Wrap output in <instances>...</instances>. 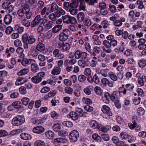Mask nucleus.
Masks as SVG:
<instances>
[{
    "instance_id": "obj_28",
    "label": "nucleus",
    "mask_w": 146,
    "mask_h": 146,
    "mask_svg": "<svg viewBox=\"0 0 146 146\" xmlns=\"http://www.w3.org/2000/svg\"><path fill=\"white\" fill-rule=\"evenodd\" d=\"M24 49L21 47H18L16 50L17 53L19 55L20 58H23L25 57V54L23 53Z\"/></svg>"
},
{
    "instance_id": "obj_60",
    "label": "nucleus",
    "mask_w": 146,
    "mask_h": 146,
    "mask_svg": "<svg viewBox=\"0 0 146 146\" xmlns=\"http://www.w3.org/2000/svg\"><path fill=\"white\" fill-rule=\"evenodd\" d=\"M15 46L17 47H21L22 46L21 41L18 39L16 40L14 42Z\"/></svg>"
},
{
    "instance_id": "obj_58",
    "label": "nucleus",
    "mask_w": 146,
    "mask_h": 146,
    "mask_svg": "<svg viewBox=\"0 0 146 146\" xmlns=\"http://www.w3.org/2000/svg\"><path fill=\"white\" fill-rule=\"evenodd\" d=\"M60 72V68L58 67L54 68L52 71V74L54 75H57L59 74Z\"/></svg>"
},
{
    "instance_id": "obj_11",
    "label": "nucleus",
    "mask_w": 146,
    "mask_h": 146,
    "mask_svg": "<svg viewBox=\"0 0 146 146\" xmlns=\"http://www.w3.org/2000/svg\"><path fill=\"white\" fill-rule=\"evenodd\" d=\"M89 63V60L88 58L80 60L78 61V65L81 67L83 68L88 66Z\"/></svg>"
},
{
    "instance_id": "obj_49",
    "label": "nucleus",
    "mask_w": 146,
    "mask_h": 146,
    "mask_svg": "<svg viewBox=\"0 0 146 146\" xmlns=\"http://www.w3.org/2000/svg\"><path fill=\"white\" fill-rule=\"evenodd\" d=\"M70 48V44L67 42L64 43L63 46L62 51L64 52L68 51Z\"/></svg>"
},
{
    "instance_id": "obj_62",
    "label": "nucleus",
    "mask_w": 146,
    "mask_h": 146,
    "mask_svg": "<svg viewBox=\"0 0 146 146\" xmlns=\"http://www.w3.org/2000/svg\"><path fill=\"white\" fill-rule=\"evenodd\" d=\"M78 79L80 82L83 83L86 80V78L85 75L83 74L80 75L78 77Z\"/></svg>"
},
{
    "instance_id": "obj_35",
    "label": "nucleus",
    "mask_w": 146,
    "mask_h": 146,
    "mask_svg": "<svg viewBox=\"0 0 146 146\" xmlns=\"http://www.w3.org/2000/svg\"><path fill=\"white\" fill-rule=\"evenodd\" d=\"M111 126L110 125L106 126H101L100 125L98 129L103 132H106L108 130L111 129Z\"/></svg>"
},
{
    "instance_id": "obj_52",
    "label": "nucleus",
    "mask_w": 146,
    "mask_h": 146,
    "mask_svg": "<svg viewBox=\"0 0 146 146\" xmlns=\"http://www.w3.org/2000/svg\"><path fill=\"white\" fill-rule=\"evenodd\" d=\"M96 93L100 96L102 94V91L100 87L99 86L95 87L94 89Z\"/></svg>"
},
{
    "instance_id": "obj_12",
    "label": "nucleus",
    "mask_w": 146,
    "mask_h": 146,
    "mask_svg": "<svg viewBox=\"0 0 146 146\" xmlns=\"http://www.w3.org/2000/svg\"><path fill=\"white\" fill-rule=\"evenodd\" d=\"M46 119L44 118L38 119L37 118H32L31 120V122L33 124L39 125L40 124L44 122Z\"/></svg>"
},
{
    "instance_id": "obj_10",
    "label": "nucleus",
    "mask_w": 146,
    "mask_h": 146,
    "mask_svg": "<svg viewBox=\"0 0 146 146\" xmlns=\"http://www.w3.org/2000/svg\"><path fill=\"white\" fill-rule=\"evenodd\" d=\"M102 111L104 114H106L108 116H111L112 115V113L110 110V108L107 106H103L102 108Z\"/></svg>"
},
{
    "instance_id": "obj_36",
    "label": "nucleus",
    "mask_w": 146,
    "mask_h": 146,
    "mask_svg": "<svg viewBox=\"0 0 146 146\" xmlns=\"http://www.w3.org/2000/svg\"><path fill=\"white\" fill-rule=\"evenodd\" d=\"M31 70L33 72H37L39 70L38 65L34 63H32L31 64Z\"/></svg>"
},
{
    "instance_id": "obj_43",
    "label": "nucleus",
    "mask_w": 146,
    "mask_h": 146,
    "mask_svg": "<svg viewBox=\"0 0 146 146\" xmlns=\"http://www.w3.org/2000/svg\"><path fill=\"white\" fill-rule=\"evenodd\" d=\"M12 105L14 106V108L20 110L22 108V104L20 102L16 101L12 103Z\"/></svg>"
},
{
    "instance_id": "obj_41",
    "label": "nucleus",
    "mask_w": 146,
    "mask_h": 146,
    "mask_svg": "<svg viewBox=\"0 0 146 146\" xmlns=\"http://www.w3.org/2000/svg\"><path fill=\"white\" fill-rule=\"evenodd\" d=\"M34 145L35 146H44L45 143L43 141L38 139L34 142Z\"/></svg>"
},
{
    "instance_id": "obj_61",
    "label": "nucleus",
    "mask_w": 146,
    "mask_h": 146,
    "mask_svg": "<svg viewBox=\"0 0 146 146\" xmlns=\"http://www.w3.org/2000/svg\"><path fill=\"white\" fill-rule=\"evenodd\" d=\"M80 4L79 7V9L80 10H82L84 11L86 10V6L85 2L84 1L83 2H80Z\"/></svg>"
},
{
    "instance_id": "obj_63",
    "label": "nucleus",
    "mask_w": 146,
    "mask_h": 146,
    "mask_svg": "<svg viewBox=\"0 0 146 146\" xmlns=\"http://www.w3.org/2000/svg\"><path fill=\"white\" fill-rule=\"evenodd\" d=\"M58 134L61 136H65L68 135V132L66 130H63L59 131Z\"/></svg>"
},
{
    "instance_id": "obj_25",
    "label": "nucleus",
    "mask_w": 146,
    "mask_h": 146,
    "mask_svg": "<svg viewBox=\"0 0 146 146\" xmlns=\"http://www.w3.org/2000/svg\"><path fill=\"white\" fill-rule=\"evenodd\" d=\"M36 49L38 51L42 52L45 50V46L44 43H39L36 46Z\"/></svg>"
},
{
    "instance_id": "obj_27",
    "label": "nucleus",
    "mask_w": 146,
    "mask_h": 146,
    "mask_svg": "<svg viewBox=\"0 0 146 146\" xmlns=\"http://www.w3.org/2000/svg\"><path fill=\"white\" fill-rule=\"evenodd\" d=\"M59 8L58 6L55 3H52L50 7H49V12L51 13L54 12Z\"/></svg>"
},
{
    "instance_id": "obj_44",
    "label": "nucleus",
    "mask_w": 146,
    "mask_h": 146,
    "mask_svg": "<svg viewBox=\"0 0 146 146\" xmlns=\"http://www.w3.org/2000/svg\"><path fill=\"white\" fill-rule=\"evenodd\" d=\"M45 135L46 137L49 139H53L54 137V134L51 131H47Z\"/></svg>"
},
{
    "instance_id": "obj_39",
    "label": "nucleus",
    "mask_w": 146,
    "mask_h": 146,
    "mask_svg": "<svg viewBox=\"0 0 146 146\" xmlns=\"http://www.w3.org/2000/svg\"><path fill=\"white\" fill-rule=\"evenodd\" d=\"M57 17H59L61 15H64L65 14V12L61 8H59L55 13Z\"/></svg>"
},
{
    "instance_id": "obj_16",
    "label": "nucleus",
    "mask_w": 146,
    "mask_h": 146,
    "mask_svg": "<svg viewBox=\"0 0 146 146\" xmlns=\"http://www.w3.org/2000/svg\"><path fill=\"white\" fill-rule=\"evenodd\" d=\"M119 95L120 92L119 91H114L111 94H110V99L112 101L114 102L119 99Z\"/></svg>"
},
{
    "instance_id": "obj_15",
    "label": "nucleus",
    "mask_w": 146,
    "mask_h": 146,
    "mask_svg": "<svg viewBox=\"0 0 146 146\" xmlns=\"http://www.w3.org/2000/svg\"><path fill=\"white\" fill-rule=\"evenodd\" d=\"M28 81L27 79L25 77H18L15 83L16 85L18 86L25 83Z\"/></svg>"
},
{
    "instance_id": "obj_19",
    "label": "nucleus",
    "mask_w": 146,
    "mask_h": 146,
    "mask_svg": "<svg viewBox=\"0 0 146 146\" xmlns=\"http://www.w3.org/2000/svg\"><path fill=\"white\" fill-rule=\"evenodd\" d=\"M79 115L75 112L72 111L70 112L69 114L67 115V117L71 119L74 121L77 120L79 117Z\"/></svg>"
},
{
    "instance_id": "obj_4",
    "label": "nucleus",
    "mask_w": 146,
    "mask_h": 146,
    "mask_svg": "<svg viewBox=\"0 0 146 146\" xmlns=\"http://www.w3.org/2000/svg\"><path fill=\"white\" fill-rule=\"evenodd\" d=\"M44 22V19L41 18L39 15H37L31 22V26L32 28H34L38 25L41 24Z\"/></svg>"
},
{
    "instance_id": "obj_53",
    "label": "nucleus",
    "mask_w": 146,
    "mask_h": 146,
    "mask_svg": "<svg viewBox=\"0 0 146 146\" xmlns=\"http://www.w3.org/2000/svg\"><path fill=\"white\" fill-rule=\"evenodd\" d=\"M120 135L121 138L125 139L129 138L130 137V135L125 132L120 133Z\"/></svg>"
},
{
    "instance_id": "obj_34",
    "label": "nucleus",
    "mask_w": 146,
    "mask_h": 146,
    "mask_svg": "<svg viewBox=\"0 0 146 146\" xmlns=\"http://www.w3.org/2000/svg\"><path fill=\"white\" fill-rule=\"evenodd\" d=\"M75 110L76 112L80 113L78 114L79 117H82L84 116H86V115L87 114L86 112H83V110L82 108H76Z\"/></svg>"
},
{
    "instance_id": "obj_57",
    "label": "nucleus",
    "mask_w": 146,
    "mask_h": 146,
    "mask_svg": "<svg viewBox=\"0 0 146 146\" xmlns=\"http://www.w3.org/2000/svg\"><path fill=\"white\" fill-rule=\"evenodd\" d=\"M70 29L72 31L75 32L78 29V27L75 25H70L68 27V29Z\"/></svg>"
},
{
    "instance_id": "obj_46",
    "label": "nucleus",
    "mask_w": 146,
    "mask_h": 146,
    "mask_svg": "<svg viewBox=\"0 0 146 146\" xmlns=\"http://www.w3.org/2000/svg\"><path fill=\"white\" fill-rule=\"evenodd\" d=\"M45 40V35L43 33H41L38 36V40L39 43H45L44 40Z\"/></svg>"
},
{
    "instance_id": "obj_64",
    "label": "nucleus",
    "mask_w": 146,
    "mask_h": 146,
    "mask_svg": "<svg viewBox=\"0 0 146 146\" xmlns=\"http://www.w3.org/2000/svg\"><path fill=\"white\" fill-rule=\"evenodd\" d=\"M22 102L23 104L26 106L28 105L30 101V99L27 97H23L22 98Z\"/></svg>"
},
{
    "instance_id": "obj_9",
    "label": "nucleus",
    "mask_w": 146,
    "mask_h": 146,
    "mask_svg": "<svg viewBox=\"0 0 146 146\" xmlns=\"http://www.w3.org/2000/svg\"><path fill=\"white\" fill-rule=\"evenodd\" d=\"M134 88V86L133 84H127L125 85V88H123L122 90L120 92H121L123 93L124 95H125L127 94V90L128 91L132 90Z\"/></svg>"
},
{
    "instance_id": "obj_48",
    "label": "nucleus",
    "mask_w": 146,
    "mask_h": 146,
    "mask_svg": "<svg viewBox=\"0 0 146 146\" xmlns=\"http://www.w3.org/2000/svg\"><path fill=\"white\" fill-rule=\"evenodd\" d=\"M82 101L84 103L87 104V105L91 104L92 103V101L91 99L87 98H83Z\"/></svg>"
},
{
    "instance_id": "obj_3",
    "label": "nucleus",
    "mask_w": 146,
    "mask_h": 146,
    "mask_svg": "<svg viewBox=\"0 0 146 146\" xmlns=\"http://www.w3.org/2000/svg\"><path fill=\"white\" fill-rule=\"evenodd\" d=\"M71 34V32L68 29H64L60 34L58 38L61 41H66L68 39Z\"/></svg>"
},
{
    "instance_id": "obj_40",
    "label": "nucleus",
    "mask_w": 146,
    "mask_h": 146,
    "mask_svg": "<svg viewBox=\"0 0 146 146\" xmlns=\"http://www.w3.org/2000/svg\"><path fill=\"white\" fill-rule=\"evenodd\" d=\"M84 74L87 77V80L88 79L91 77L92 71L90 68H86L84 71Z\"/></svg>"
},
{
    "instance_id": "obj_17",
    "label": "nucleus",
    "mask_w": 146,
    "mask_h": 146,
    "mask_svg": "<svg viewBox=\"0 0 146 146\" xmlns=\"http://www.w3.org/2000/svg\"><path fill=\"white\" fill-rule=\"evenodd\" d=\"M44 127L41 126L34 127L33 129V133L37 134H40L44 132Z\"/></svg>"
},
{
    "instance_id": "obj_6",
    "label": "nucleus",
    "mask_w": 146,
    "mask_h": 146,
    "mask_svg": "<svg viewBox=\"0 0 146 146\" xmlns=\"http://www.w3.org/2000/svg\"><path fill=\"white\" fill-rule=\"evenodd\" d=\"M25 121L23 116L17 115L12 120V123L15 126H19L22 124Z\"/></svg>"
},
{
    "instance_id": "obj_1",
    "label": "nucleus",
    "mask_w": 146,
    "mask_h": 146,
    "mask_svg": "<svg viewBox=\"0 0 146 146\" xmlns=\"http://www.w3.org/2000/svg\"><path fill=\"white\" fill-rule=\"evenodd\" d=\"M21 3L23 5V8L19 10L17 13L20 17H23L26 12L30 11L29 7L35 4V0H22Z\"/></svg>"
},
{
    "instance_id": "obj_59",
    "label": "nucleus",
    "mask_w": 146,
    "mask_h": 146,
    "mask_svg": "<svg viewBox=\"0 0 146 146\" xmlns=\"http://www.w3.org/2000/svg\"><path fill=\"white\" fill-rule=\"evenodd\" d=\"M64 90L66 93L71 94L73 93V89L70 87L67 86L65 88Z\"/></svg>"
},
{
    "instance_id": "obj_45",
    "label": "nucleus",
    "mask_w": 146,
    "mask_h": 146,
    "mask_svg": "<svg viewBox=\"0 0 146 146\" xmlns=\"http://www.w3.org/2000/svg\"><path fill=\"white\" fill-rule=\"evenodd\" d=\"M62 125L68 127H72L73 126V123L70 121H63L62 123Z\"/></svg>"
},
{
    "instance_id": "obj_14",
    "label": "nucleus",
    "mask_w": 146,
    "mask_h": 146,
    "mask_svg": "<svg viewBox=\"0 0 146 146\" xmlns=\"http://www.w3.org/2000/svg\"><path fill=\"white\" fill-rule=\"evenodd\" d=\"M7 72L5 71H1V85L6 82Z\"/></svg>"
},
{
    "instance_id": "obj_32",
    "label": "nucleus",
    "mask_w": 146,
    "mask_h": 146,
    "mask_svg": "<svg viewBox=\"0 0 146 146\" xmlns=\"http://www.w3.org/2000/svg\"><path fill=\"white\" fill-rule=\"evenodd\" d=\"M62 25H57L55 26L52 29V32L55 33L58 32L62 28Z\"/></svg>"
},
{
    "instance_id": "obj_31",
    "label": "nucleus",
    "mask_w": 146,
    "mask_h": 146,
    "mask_svg": "<svg viewBox=\"0 0 146 146\" xmlns=\"http://www.w3.org/2000/svg\"><path fill=\"white\" fill-rule=\"evenodd\" d=\"M93 52L92 55L93 56H96V54H99L101 50V48L97 46H95L93 48Z\"/></svg>"
},
{
    "instance_id": "obj_18",
    "label": "nucleus",
    "mask_w": 146,
    "mask_h": 146,
    "mask_svg": "<svg viewBox=\"0 0 146 146\" xmlns=\"http://www.w3.org/2000/svg\"><path fill=\"white\" fill-rule=\"evenodd\" d=\"M109 70L108 68L100 69L99 68H96V71L99 74H101L104 77H107L108 76V73Z\"/></svg>"
},
{
    "instance_id": "obj_26",
    "label": "nucleus",
    "mask_w": 146,
    "mask_h": 146,
    "mask_svg": "<svg viewBox=\"0 0 146 146\" xmlns=\"http://www.w3.org/2000/svg\"><path fill=\"white\" fill-rule=\"evenodd\" d=\"M20 137L21 139L25 140H30L32 138L31 135L25 133H23L20 134Z\"/></svg>"
},
{
    "instance_id": "obj_37",
    "label": "nucleus",
    "mask_w": 146,
    "mask_h": 146,
    "mask_svg": "<svg viewBox=\"0 0 146 146\" xmlns=\"http://www.w3.org/2000/svg\"><path fill=\"white\" fill-rule=\"evenodd\" d=\"M93 87L91 86H89L84 89V92L87 95H89L91 94V91L92 90Z\"/></svg>"
},
{
    "instance_id": "obj_33",
    "label": "nucleus",
    "mask_w": 146,
    "mask_h": 146,
    "mask_svg": "<svg viewBox=\"0 0 146 146\" xmlns=\"http://www.w3.org/2000/svg\"><path fill=\"white\" fill-rule=\"evenodd\" d=\"M29 72V69H22L17 73V74L19 76H23L27 74Z\"/></svg>"
},
{
    "instance_id": "obj_55",
    "label": "nucleus",
    "mask_w": 146,
    "mask_h": 146,
    "mask_svg": "<svg viewBox=\"0 0 146 146\" xmlns=\"http://www.w3.org/2000/svg\"><path fill=\"white\" fill-rule=\"evenodd\" d=\"M44 5V2L42 0L38 1L37 3L38 8L40 10L42 9L45 7Z\"/></svg>"
},
{
    "instance_id": "obj_13",
    "label": "nucleus",
    "mask_w": 146,
    "mask_h": 146,
    "mask_svg": "<svg viewBox=\"0 0 146 146\" xmlns=\"http://www.w3.org/2000/svg\"><path fill=\"white\" fill-rule=\"evenodd\" d=\"M35 60L34 59L27 58H23L21 61V64L24 66H27L31 64L32 63H35Z\"/></svg>"
},
{
    "instance_id": "obj_38",
    "label": "nucleus",
    "mask_w": 146,
    "mask_h": 146,
    "mask_svg": "<svg viewBox=\"0 0 146 146\" xmlns=\"http://www.w3.org/2000/svg\"><path fill=\"white\" fill-rule=\"evenodd\" d=\"M30 54L34 57L36 56L38 54V53L36 49H35L34 47H31L30 51Z\"/></svg>"
},
{
    "instance_id": "obj_20",
    "label": "nucleus",
    "mask_w": 146,
    "mask_h": 146,
    "mask_svg": "<svg viewBox=\"0 0 146 146\" xmlns=\"http://www.w3.org/2000/svg\"><path fill=\"white\" fill-rule=\"evenodd\" d=\"M101 82L105 86L107 85L110 87H112L113 86V82L110 81L106 78H102Z\"/></svg>"
},
{
    "instance_id": "obj_5",
    "label": "nucleus",
    "mask_w": 146,
    "mask_h": 146,
    "mask_svg": "<svg viewBox=\"0 0 146 146\" xmlns=\"http://www.w3.org/2000/svg\"><path fill=\"white\" fill-rule=\"evenodd\" d=\"M62 19L63 23L67 24H74L77 22L76 19L75 18L69 15H65L62 16Z\"/></svg>"
},
{
    "instance_id": "obj_7",
    "label": "nucleus",
    "mask_w": 146,
    "mask_h": 146,
    "mask_svg": "<svg viewBox=\"0 0 146 146\" xmlns=\"http://www.w3.org/2000/svg\"><path fill=\"white\" fill-rule=\"evenodd\" d=\"M79 137V132L75 130L72 131L70 133L69 137L71 142H75L78 140Z\"/></svg>"
},
{
    "instance_id": "obj_50",
    "label": "nucleus",
    "mask_w": 146,
    "mask_h": 146,
    "mask_svg": "<svg viewBox=\"0 0 146 146\" xmlns=\"http://www.w3.org/2000/svg\"><path fill=\"white\" fill-rule=\"evenodd\" d=\"M22 24L26 27H28L31 24L29 21L26 18L23 19L21 21Z\"/></svg>"
},
{
    "instance_id": "obj_30",
    "label": "nucleus",
    "mask_w": 146,
    "mask_h": 146,
    "mask_svg": "<svg viewBox=\"0 0 146 146\" xmlns=\"http://www.w3.org/2000/svg\"><path fill=\"white\" fill-rule=\"evenodd\" d=\"M77 19L79 23H82L84 20L85 15L83 13H79L77 14Z\"/></svg>"
},
{
    "instance_id": "obj_29",
    "label": "nucleus",
    "mask_w": 146,
    "mask_h": 146,
    "mask_svg": "<svg viewBox=\"0 0 146 146\" xmlns=\"http://www.w3.org/2000/svg\"><path fill=\"white\" fill-rule=\"evenodd\" d=\"M94 44L96 45L101 44V42L99 39V37L96 35H94L92 36Z\"/></svg>"
},
{
    "instance_id": "obj_47",
    "label": "nucleus",
    "mask_w": 146,
    "mask_h": 146,
    "mask_svg": "<svg viewBox=\"0 0 146 146\" xmlns=\"http://www.w3.org/2000/svg\"><path fill=\"white\" fill-rule=\"evenodd\" d=\"M31 80L35 84H38L41 82V80L37 75L31 78Z\"/></svg>"
},
{
    "instance_id": "obj_42",
    "label": "nucleus",
    "mask_w": 146,
    "mask_h": 146,
    "mask_svg": "<svg viewBox=\"0 0 146 146\" xmlns=\"http://www.w3.org/2000/svg\"><path fill=\"white\" fill-rule=\"evenodd\" d=\"M108 75L112 80L114 81H116L117 80V76L113 72H109Z\"/></svg>"
},
{
    "instance_id": "obj_21",
    "label": "nucleus",
    "mask_w": 146,
    "mask_h": 146,
    "mask_svg": "<svg viewBox=\"0 0 146 146\" xmlns=\"http://www.w3.org/2000/svg\"><path fill=\"white\" fill-rule=\"evenodd\" d=\"M88 81L90 82H94L95 83L97 84H98L100 82L99 78L96 74H95L92 77V76L91 78L88 79Z\"/></svg>"
},
{
    "instance_id": "obj_2",
    "label": "nucleus",
    "mask_w": 146,
    "mask_h": 146,
    "mask_svg": "<svg viewBox=\"0 0 146 146\" xmlns=\"http://www.w3.org/2000/svg\"><path fill=\"white\" fill-rule=\"evenodd\" d=\"M22 41H24L26 42L31 44L34 43L36 41V39L33 35H29L25 33L23 34L22 37Z\"/></svg>"
},
{
    "instance_id": "obj_8",
    "label": "nucleus",
    "mask_w": 146,
    "mask_h": 146,
    "mask_svg": "<svg viewBox=\"0 0 146 146\" xmlns=\"http://www.w3.org/2000/svg\"><path fill=\"white\" fill-rule=\"evenodd\" d=\"M103 44L104 46L102 48L103 50L108 54L111 53L112 50L111 49V46L110 42L107 40H104L103 41Z\"/></svg>"
},
{
    "instance_id": "obj_56",
    "label": "nucleus",
    "mask_w": 146,
    "mask_h": 146,
    "mask_svg": "<svg viewBox=\"0 0 146 146\" xmlns=\"http://www.w3.org/2000/svg\"><path fill=\"white\" fill-rule=\"evenodd\" d=\"M139 66L141 68H143L146 65V60L145 59L141 60L138 63Z\"/></svg>"
},
{
    "instance_id": "obj_22",
    "label": "nucleus",
    "mask_w": 146,
    "mask_h": 146,
    "mask_svg": "<svg viewBox=\"0 0 146 146\" xmlns=\"http://www.w3.org/2000/svg\"><path fill=\"white\" fill-rule=\"evenodd\" d=\"M100 125L98 122L95 120H92L90 122V127L93 129H98Z\"/></svg>"
},
{
    "instance_id": "obj_54",
    "label": "nucleus",
    "mask_w": 146,
    "mask_h": 146,
    "mask_svg": "<svg viewBox=\"0 0 146 146\" xmlns=\"http://www.w3.org/2000/svg\"><path fill=\"white\" fill-rule=\"evenodd\" d=\"M53 130L56 132H57L61 129V126L59 123L54 124L52 126Z\"/></svg>"
},
{
    "instance_id": "obj_24",
    "label": "nucleus",
    "mask_w": 146,
    "mask_h": 146,
    "mask_svg": "<svg viewBox=\"0 0 146 146\" xmlns=\"http://www.w3.org/2000/svg\"><path fill=\"white\" fill-rule=\"evenodd\" d=\"M13 17L11 14L6 15L4 18V21L7 25L9 24L12 22L13 18Z\"/></svg>"
},
{
    "instance_id": "obj_51",
    "label": "nucleus",
    "mask_w": 146,
    "mask_h": 146,
    "mask_svg": "<svg viewBox=\"0 0 146 146\" xmlns=\"http://www.w3.org/2000/svg\"><path fill=\"white\" fill-rule=\"evenodd\" d=\"M145 77V76H142L141 77L138 78L137 80V82L138 84L141 86L144 85L145 80L144 78Z\"/></svg>"
},
{
    "instance_id": "obj_23",
    "label": "nucleus",
    "mask_w": 146,
    "mask_h": 146,
    "mask_svg": "<svg viewBox=\"0 0 146 146\" xmlns=\"http://www.w3.org/2000/svg\"><path fill=\"white\" fill-rule=\"evenodd\" d=\"M43 25L45 27V28L49 29L53 26V25L54 24V22L51 21H48L46 20L44 22H43Z\"/></svg>"
}]
</instances>
